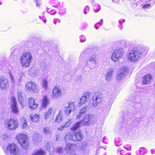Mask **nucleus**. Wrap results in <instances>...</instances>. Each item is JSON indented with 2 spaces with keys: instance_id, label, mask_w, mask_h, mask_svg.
<instances>
[{
  "instance_id": "nucleus-1",
  "label": "nucleus",
  "mask_w": 155,
  "mask_h": 155,
  "mask_svg": "<svg viewBox=\"0 0 155 155\" xmlns=\"http://www.w3.org/2000/svg\"><path fill=\"white\" fill-rule=\"evenodd\" d=\"M147 53V51L144 48L139 47L133 48L128 54L127 58L128 60L132 62L137 61L140 58Z\"/></svg>"
},
{
  "instance_id": "nucleus-2",
  "label": "nucleus",
  "mask_w": 155,
  "mask_h": 155,
  "mask_svg": "<svg viewBox=\"0 0 155 155\" xmlns=\"http://www.w3.org/2000/svg\"><path fill=\"white\" fill-rule=\"evenodd\" d=\"M16 139L21 147L25 150H28L30 147L28 136L24 133H18L16 137Z\"/></svg>"
},
{
  "instance_id": "nucleus-3",
  "label": "nucleus",
  "mask_w": 155,
  "mask_h": 155,
  "mask_svg": "<svg viewBox=\"0 0 155 155\" xmlns=\"http://www.w3.org/2000/svg\"><path fill=\"white\" fill-rule=\"evenodd\" d=\"M33 60L31 54L29 52L23 53L20 59L21 65L23 68L28 67Z\"/></svg>"
},
{
  "instance_id": "nucleus-4",
  "label": "nucleus",
  "mask_w": 155,
  "mask_h": 155,
  "mask_svg": "<svg viewBox=\"0 0 155 155\" xmlns=\"http://www.w3.org/2000/svg\"><path fill=\"white\" fill-rule=\"evenodd\" d=\"M83 138V135L81 131L79 130L78 132H74L73 133H68L64 137L65 140H69L74 142L80 141Z\"/></svg>"
},
{
  "instance_id": "nucleus-5",
  "label": "nucleus",
  "mask_w": 155,
  "mask_h": 155,
  "mask_svg": "<svg viewBox=\"0 0 155 155\" xmlns=\"http://www.w3.org/2000/svg\"><path fill=\"white\" fill-rule=\"evenodd\" d=\"M25 87L27 91L32 93H37L39 91V88L37 85L32 81L28 82L25 84Z\"/></svg>"
},
{
  "instance_id": "nucleus-6",
  "label": "nucleus",
  "mask_w": 155,
  "mask_h": 155,
  "mask_svg": "<svg viewBox=\"0 0 155 155\" xmlns=\"http://www.w3.org/2000/svg\"><path fill=\"white\" fill-rule=\"evenodd\" d=\"M6 148L7 150H4L6 153L9 152L11 155H16L19 152V149L18 146L16 144L13 143H9Z\"/></svg>"
},
{
  "instance_id": "nucleus-7",
  "label": "nucleus",
  "mask_w": 155,
  "mask_h": 155,
  "mask_svg": "<svg viewBox=\"0 0 155 155\" xmlns=\"http://www.w3.org/2000/svg\"><path fill=\"white\" fill-rule=\"evenodd\" d=\"M7 128L10 130H14L17 128L19 124L17 118H10L7 123Z\"/></svg>"
},
{
  "instance_id": "nucleus-8",
  "label": "nucleus",
  "mask_w": 155,
  "mask_h": 155,
  "mask_svg": "<svg viewBox=\"0 0 155 155\" xmlns=\"http://www.w3.org/2000/svg\"><path fill=\"white\" fill-rule=\"evenodd\" d=\"M123 49H116L113 52L111 56V59L114 62H116L120 58H121L124 54Z\"/></svg>"
},
{
  "instance_id": "nucleus-9",
  "label": "nucleus",
  "mask_w": 155,
  "mask_h": 155,
  "mask_svg": "<svg viewBox=\"0 0 155 155\" xmlns=\"http://www.w3.org/2000/svg\"><path fill=\"white\" fill-rule=\"evenodd\" d=\"M28 106L32 110L37 109L38 107V104L35 98L30 97L28 99Z\"/></svg>"
},
{
  "instance_id": "nucleus-10",
  "label": "nucleus",
  "mask_w": 155,
  "mask_h": 155,
  "mask_svg": "<svg viewBox=\"0 0 155 155\" xmlns=\"http://www.w3.org/2000/svg\"><path fill=\"white\" fill-rule=\"evenodd\" d=\"M52 93V97L54 99L60 98L63 94L62 89L58 86H55L53 88Z\"/></svg>"
},
{
  "instance_id": "nucleus-11",
  "label": "nucleus",
  "mask_w": 155,
  "mask_h": 155,
  "mask_svg": "<svg viewBox=\"0 0 155 155\" xmlns=\"http://www.w3.org/2000/svg\"><path fill=\"white\" fill-rule=\"evenodd\" d=\"M11 108L12 112L14 114H17L19 112V109L17 107L15 98L14 97H11Z\"/></svg>"
},
{
  "instance_id": "nucleus-12",
  "label": "nucleus",
  "mask_w": 155,
  "mask_h": 155,
  "mask_svg": "<svg viewBox=\"0 0 155 155\" xmlns=\"http://www.w3.org/2000/svg\"><path fill=\"white\" fill-rule=\"evenodd\" d=\"M153 79L152 74L148 73L143 76L141 78V82L143 85H147L151 83Z\"/></svg>"
},
{
  "instance_id": "nucleus-13",
  "label": "nucleus",
  "mask_w": 155,
  "mask_h": 155,
  "mask_svg": "<svg viewBox=\"0 0 155 155\" xmlns=\"http://www.w3.org/2000/svg\"><path fill=\"white\" fill-rule=\"evenodd\" d=\"M102 101V98L101 95H94L90 101V103L93 106L96 107Z\"/></svg>"
},
{
  "instance_id": "nucleus-14",
  "label": "nucleus",
  "mask_w": 155,
  "mask_h": 155,
  "mask_svg": "<svg viewBox=\"0 0 155 155\" xmlns=\"http://www.w3.org/2000/svg\"><path fill=\"white\" fill-rule=\"evenodd\" d=\"M128 70L125 67L121 68L120 70V73L117 74L116 76V79L117 81H119L122 79L127 74Z\"/></svg>"
},
{
  "instance_id": "nucleus-15",
  "label": "nucleus",
  "mask_w": 155,
  "mask_h": 155,
  "mask_svg": "<svg viewBox=\"0 0 155 155\" xmlns=\"http://www.w3.org/2000/svg\"><path fill=\"white\" fill-rule=\"evenodd\" d=\"M9 87L8 79L5 77H2L0 80V87L2 89H6Z\"/></svg>"
},
{
  "instance_id": "nucleus-16",
  "label": "nucleus",
  "mask_w": 155,
  "mask_h": 155,
  "mask_svg": "<svg viewBox=\"0 0 155 155\" xmlns=\"http://www.w3.org/2000/svg\"><path fill=\"white\" fill-rule=\"evenodd\" d=\"M94 119L93 115L92 114H88L85 116L81 122L82 121L85 125H87L91 122Z\"/></svg>"
},
{
  "instance_id": "nucleus-17",
  "label": "nucleus",
  "mask_w": 155,
  "mask_h": 155,
  "mask_svg": "<svg viewBox=\"0 0 155 155\" xmlns=\"http://www.w3.org/2000/svg\"><path fill=\"white\" fill-rule=\"evenodd\" d=\"M90 92H86L84 93L80 99V102L79 103V106H81L87 102L90 97Z\"/></svg>"
},
{
  "instance_id": "nucleus-18",
  "label": "nucleus",
  "mask_w": 155,
  "mask_h": 155,
  "mask_svg": "<svg viewBox=\"0 0 155 155\" xmlns=\"http://www.w3.org/2000/svg\"><path fill=\"white\" fill-rule=\"evenodd\" d=\"M21 127L22 129H25L29 128L28 120L25 118L21 117L20 119Z\"/></svg>"
},
{
  "instance_id": "nucleus-19",
  "label": "nucleus",
  "mask_w": 155,
  "mask_h": 155,
  "mask_svg": "<svg viewBox=\"0 0 155 155\" xmlns=\"http://www.w3.org/2000/svg\"><path fill=\"white\" fill-rule=\"evenodd\" d=\"M40 115L38 114H31L30 115L31 121L34 123H37L39 121Z\"/></svg>"
},
{
  "instance_id": "nucleus-20",
  "label": "nucleus",
  "mask_w": 155,
  "mask_h": 155,
  "mask_svg": "<svg viewBox=\"0 0 155 155\" xmlns=\"http://www.w3.org/2000/svg\"><path fill=\"white\" fill-rule=\"evenodd\" d=\"M49 103L48 98L47 95H44L42 99L41 107L44 108L46 107Z\"/></svg>"
},
{
  "instance_id": "nucleus-21",
  "label": "nucleus",
  "mask_w": 155,
  "mask_h": 155,
  "mask_svg": "<svg viewBox=\"0 0 155 155\" xmlns=\"http://www.w3.org/2000/svg\"><path fill=\"white\" fill-rule=\"evenodd\" d=\"M32 140L34 143H37L42 140V138L39 134H35L32 137Z\"/></svg>"
},
{
  "instance_id": "nucleus-22",
  "label": "nucleus",
  "mask_w": 155,
  "mask_h": 155,
  "mask_svg": "<svg viewBox=\"0 0 155 155\" xmlns=\"http://www.w3.org/2000/svg\"><path fill=\"white\" fill-rule=\"evenodd\" d=\"M63 119V114L61 111H60L57 115L55 121L57 123L62 122Z\"/></svg>"
},
{
  "instance_id": "nucleus-23",
  "label": "nucleus",
  "mask_w": 155,
  "mask_h": 155,
  "mask_svg": "<svg viewBox=\"0 0 155 155\" xmlns=\"http://www.w3.org/2000/svg\"><path fill=\"white\" fill-rule=\"evenodd\" d=\"M71 124V122L70 120H69L67 121L66 122L64 125H61L60 127H58L57 130L59 131H62L64 129L68 127Z\"/></svg>"
},
{
  "instance_id": "nucleus-24",
  "label": "nucleus",
  "mask_w": 155,
  "mask_h": 155,
  "mask_svg": "<svg viewBox=\"0 0 155 155\" xmlns=\"http://www.w3.org/2000/svg\"><path fill=\"white\" fill-rule=\"evenodd\" d=\"M17 95L18 101L21 105H23L24 100L23 97L22 96V92L21 91H18L17 92Z\"/></svg>"
},
{
  "instance_id": "nucleus-25",
  "label": "nucleus",
  "mask_w": 155,
  "mask_h": 155,
  "mask_svg": "<svg viewBox=\"0 0 155 155\" xmlns=\"http://www.w3.org/2000/svg\"><path fill=\"white\" fill-rule=\"evenodd\" d=\"M81 124V121L77 122L71 128L70 130L73 131H75L80 127Z\"/></svg>"
},
{
  "instance_id": "nucleus-26",
  "label": "nucleus",
  "mask_w": 155,
  "mask_h": 155,
  "mask_svg": "<svg viewBox=\"0 0 155 155\" xmlns=\"http://www.w3.org/2000/svg\"><path fill=\"white\" fill-rule=\"evenodd\" d=\"M45 151L41 149L36 150L32 155H45Z\"/></svg>"
},
{
  "instance_id": "nucleus-27",
  "label": "nucleus",
  "mask_w": 155,
  "mask_h": 155,
  "mask_svg": "<svg viewBox=\"0 0 155 155\" xmlns=\"http://www.w3.org/2000/svg\"><path fill=\"white\" fill-rule=\"evenodd\" d=\"M53 108L51 107L49 108L48 111L45 114V118L48 119L51 116L53 112Z\"/></svg>"
},
{
  "instance_id": "nucleus-28",
  "label": "nucleus",
  "mask_w": 155,
  "mask_h": 155,
  "mask_svg": "<svg viewBox=\"0 0 155 155\" xmlns=\"http://www.w3.org/2000/svg\"><path fill=\"white\" fill-rule=\"evenodd\" d=\"M87 111V109L86 107H84L82 108L80 111L79 115L78 116L77 118H79L85 115Z\"/></svg>"
},
{
  "instance_id": "nucleus-29",
  "label": "nucleus",
  "mask_w": 155,
  "mask_h": 155,
  "mask_svg": "<svg viewBox=\"0 0 155 155\" xmlns=\"http://www.w3.org/2000/svg\"><path fill=\"white\" fill-rule=\"evenodd\" d=\"M42 86L45 90H47L48 87V81L46 79H44L42 81Z\"/></svg>"
},
{
  "instance_id": "nucleus-30",
  "label": "nucleus",
  "mask_w": 155,
  "mask_h": 155,
  "mask_svg": "<svg viewBox=\"0 0 155 155\" xmlns=\"http://www.w3.org/2000/svg\"><path fill=\"white\" fill-rule=\"evenodd\" d=\"M101 9L100 5L98 4H95L93 7V9L94 11L97 12H98Z\"/></svg>"
},
{
  "instance_id": "nucleus-31",
  "label": "nucleus",
  "mask_w": 155,
  "mask_h": 155,
  "mask_svg": "<svg viewBox=\"0 0 155 155\" xmlns=\"http://www.w3.org/2000/svg\"><path fill=\"white\" fill-rule=\"evenodd\" d=\"M96 56L95 55H92L89 58V60L90 61H96Z\"/></svg>"
},
{
  "instance_id": "nucleus-32",
  "label": "nucleus",
  "mask_w": 155,
  "mask_h": 155,
  "mask_svg": "<svg viewBox=\"0 0 155 155\" xmlns=\"http://www.w3.org/2000/svg\"><path fill=\"white\" fill-rule=\"evenodd\" d=\"M67 108H69V109H74V105L73 103H70L69 104L68 106L67 107Z\"/></svg>"
},
{
  "instance_id": "nucleus-33",
  "label": "nucleus",
  "mask_w": 155,
  "mask_h": 155,
  "mask_svg": "<svg viewBox=\"0 0 155 155\" xmlns=\"http://www.w3.org/2000/svg\"><path fill=\"white\" fill-rule=\"evenodd\" d=\"M121 155H130V154L128 153L126 151L122 150L120 151Z\"/></svg>"
},
{
  "instance_id": "nucleus-34",
  "label": "nucleus",
  "mask_w": 155,
  "mask_h": 155,
  "mask_svg": "<svg viewBox=\"0 0 155 155\" xmlns=\"http://www.w3.org/2000/svg\"><path fill=\"white\" fill-rule=\"evenodd\" d=\"M67 107H65V113L68 114V115L69 114L71 111V109H69V108H67Z\"/></svg>"
},
{
  "instance_id": "nucleus-35",
  "label": "nucleus",
  "mask_w": 155,
  "mask_h": 155,
  "mask_svg": "<svg viewBox=\"0 0 155 155\" xmlns=\"http://www.w3.org/2000/svg\"><path fill=\"white\" fill-rule=\"evenodd\" d=\"M113 71V70L112 69L109 70L108 72H107L106 74V75H108V76H112Z\"/></svg>"
},
{
  "instance_id": "nucleus-36",
  "label": "nucleus",
  "mask_w": 155,
  "mask_h": 155,
  "mask_svg": "<svg viewBox=\"0 0 155 155\" xmlns=\"http://www.w3.org/2000/svg\"><path fill=\"white\" fill-rule=\"evenodd\" d=\"M73 145V144H67L66 145L67 149L68 150H70L72 148V146Z\"/></svg>"
},
{
  "instance_id": "nucleus-37",
  "label": "nucleus",
  "mask_w": 155,
  "mask_h": 155,
  "mask_svg": "<svg viewBox=\"0 0 155 155\" xmlns=\"http://www.w3.org/2000/svg\"><path fill=\"white\" fill-rule=\"evenodd\" d=\"M80 41L81 42H84L86 40V38L84 35H81L80 37Z\"/></svg>"
},
{
  "instance_id": "nucleus-38",
  "label": "nucleus",
  "mask_w": 155,
  "mask_h": 155,
  "mask_svg": "<svg viewBox=\"0 0 155 155\" xmlns=\"http://www.w3.org/2000/svg\"><path fill=\"white\" fill-rule=\"evenodd\" d=\"M150 5V4H146L143 5L142 7L143 8H148Z\"/></svg>"
},
{
  "instance_id": "nucleus-39",
  "label": "nucleus",
  "mask_w": 155,
  "mask_h": 155,
  "mask_svg": "<svg viewBox=\"0 0 155 155\" xmlns=\"http://www.w3.org/2000/svg\"><path fill=\"white\" fill-rule=\"evenodd\" d=\"M111 76H108V75H106V80L107 81H110V79H111Z\"/></svg>"
},
{
  "instance_id": "nucleus-40",
  "label": "nucleus",
  "mask_w": 155,
  "mask_h": 155,
  "mask_svg": "<svg viewBox=\"0 0 155 155\" xmlns=\"http://www.w3.org/2000/svg\"><path fill=\"white\" fill-rule=\"evenodd\" d=\"M60 20L57 19H54V22L55 24L56 25L57 22L60 23Z\"/></svg>"
},
{
  "instance_id": "nucleus-41",
  "label": "nucleus",
  "mask_w": 155,
  "mask_h": 155,
  "mask_svg": "<svg viewBox=\"0 0 155 155\" xmlns=\"http://www.w3.org/2000/svg\"><path fill=\"white\" fill-rule=\"evenodd\" d=\"M44 132L45 134H47L48 132V129L47 128H45L44 129Z\"/></svg>"
},
{
  "instance_id": "nucleus-42",
  "label": "nucleus",
  "mask_w": 155,
  "mask_h": 155,
  "mask_svg": "<svg viewBox=\"0 0 155 155\" xmlns=\"http://www.w3.org/2000/svg\"><path fill=\"white\" fill-rule=\"evenodd\" d=\"M62 151V148H60L58 149L57 151L59 153L61 152Z\"/></svg>"
},
{
  "instance_id": "nucleus-43",
  "label": "nucleus",
  "mask_w": 155,
  "mask_h": 155,
  "mask_svg": "<svg viewBox=\"0 0 155 155\" xmlns=\"http://www.w3.org/2000/svg\"><path fill=\"white\" fill-rule=\"evenodd\" d=\"M100 24V25H101V23H97V24L95 25V28H96V29H98V28H97V24Z\"/></svg>"
},
{
  "instance_id": "nucleus-44",
  "label": "nucleus",
  "mask_w": 155,
  "mask_h": 155,
  "mask_svg": "<svg viewBox=\"0 0 155 155\" xmlns=\"http://www.w3.org/2000/svg\"><path fill=\"white\" fill-rule=\"evenodd\" d=\"M36 3L37 5H40V3H38V2H37V1H36Z\"/></svg>"
},
{
  "instance_id": "nucleus-45",
  "label": "nucleus",
  "mask_w": 155,
  "mask_h": 155,
  "mask_svg": "<svg viewBox=\"0 0 155 155\" xmlns=\"http://www.w3.org/2000/svg\"><path fill=\"white\" fill-rule=\"evenodd\" d=\"M84 13L85 14H86L87 13H86V11L85 10L84 12Z\"/></svg>"
},
{
  "instance_id": "nucleus-46",
  "label": "nucleus",
  "mask_w": 155,
  "mask_h": 155,
  "mask_svg": "<svg viewBox=\"0 0 155 155\" xmlns=\"http://www.w3.org/2000/svg\"><path fill=\"white\" fill-rule=\"evenodd\" d=\"M45 22V23L46 22V20H44Z\"/></svg>"
}]
</instances>
